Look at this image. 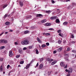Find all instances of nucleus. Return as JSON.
Masks as SVG:
<instances>
[{"instance_id":"f257e3e1","label":"nucleus","mask_w":76,"mask_h":76,"mask_svg":"<svg viewBox=\"0 0 76 76\" xmlns=\"http://www.w3.org/2000/svg\"><path fill=\"white\" fill-rule=\"evenodd\" d=\"M21 44L23 45H28L29 44V42L28 39H26L21 42Z\"/></svg>"},{"instance_id":"f03ea898","label":"nucleus","mask_w":76,"mask_h":76,"mask_svg":"<svg viewBox=\"0 0 76 76\" xmlns=\"http://www.w3.org/2000/svg\"><path fill=\"white\" fill-rule=\"evenodd\" d=\"M4 43V44H7V41L6 40L2 39L0 40V43Z\"/></svg>"},{"instance_id":"7ed1b4c3","label":"nucleus","mask_w":76,"mask_h":76,"mask_svg":"<svg viewBox=\"0 0 76 76\" xmlns=\"http://www.w3.org/2000/svg\"><path fill=\"white\" fill-rule=\"evenodd\" d=\"M12 53H13V51H12V50H11L9 52V56L10 57H12V56H13V54Z\"/></svg>"},{"instance_id":"20e7f679","label":"nucleus","mask_w":76,"mask_h":76,"mask_svg":"<svg viewBox=\"0 0 76 76\" xmlns=\"http://www.w3.org/2000/svg\"><path fill=\"white\" fill-rule=\"evenodd\" d=\"M37 17H39L40 18H42L43 17V16L41 14H37L36 15Z\"/></svg>"},{"instance_id":"39448f33","label":"nucleus","mask_w":76,"mask_h":76,"mask_svg":"<svg viewBox=\"0 0 76 76\" xmlns=\"http://www.w3.org/2000/svg\"><path fill=\"white\" fill-rule=\"evenodd\" d=\"M57 19V16L52 17L50 18V19L52 20H54V19Z\"/></svg>"},{"instance_id":"423d86ee","label":"nucleus","mask_w":76,"mask_h":76,"mask_svg":"<svg viewBox=\"0 0 76 76\" xmlns=\"http://www.w3.org/2000/svg\"><path fill=\"white\" fill-rule=\"evenodd\" d=\"M30 66H31V63H29V64H28L26 66V69H28L29 68V67H30Z\"/></svg>"},{"instance_id":"0eeeda50","label":"nucleus","mask_w":76,"mask_h":76,"mask_svg":"<svg viewBox=\"0 0 76 76\" xmlns=\"http://www.w3.org/2000/svg\"><path fill=\"white\" fill-rule=\"evenodd\" d=\"M48 61H49V63H51L53 61V59H50V58H48Z\"/></svg>"},{"instance_id":"6e6552de","label":"nucleus","mask_w":76,"mask_h":76,"mask_svg":"<svg viewBox=\"0 0 76 76\" xmlns=\"http://www.w3.org/2000/svg\"><path fill=\"white\" fill-rule=\"evenodd\" d=\"M60 65L61 67H64V66L65 64L64 63V62H61L60 63Z\"/></svg>"},{"instance_id":"1a4fd4ad","label":"nucleus","mask_w":76,"mask_h":76,"mask_svg":"<svg viewBox=\"0 0 76 76\" xmlns=\"http://www.w3.org/2000/svg\"><path fill=\"white\" fill-rule=\"evenodd\" d=\"M72 68H70L68 70V73H71L72 72Z\"/></svg>"},{"instance_id":"9d476101","label":"nucleus","mask_w":76,"mask_h":76,"mask_svg":"<svg viewBox=\"0 0 76 76\" xmlns=\"http://www.w3.org/2000/svg\"><path fill=\"white\" fill-rule=\"evenodd\" d=\"M37 39L39 42H40V43H42V41L40 40V39H39V38L37 37Z\"/></svg>"},{"instance_id":"9b49d317","label":"nucleus","mask_w":76,"mask_h":76,"mask_svg":"<svg viewBox=\"0 0 76 76\" xmlns=\"http://www.w3.org/2000/svg\"><path fill=\"white\" fill-rule=\"evenodd\" d=\"M29 32H30L28 30H26V31H24V34H29Z\"/></svg>"},{"instance_id":"f8f14e48","label":"nucleus","mask_w":76,"mask_h":76,"mask_svg":"<svg viewBox=\"0 0 76 76\" xmlns=\"http://www.w3.org/2000/svg\"><path fill=\"white\" fill-rule=\"evenodd\" d=\"M51 24L50 23H46L45 24V26H50Z\"/></svg>"},{"instance_id":"ddd939ff","label":"nucleus","mask_w":76,"mask_h":76,"mask_svg":"<svg viewBox=\"0 0 76 76\" xmlns=\"http://www.w3.org/2000/svg\"><path fill=\"white\" fill-rule=\"evenodd\" d=\"M19 3L20 5L21 6H22L23 5V2L22 1H20L19 2Z\"/></svg>"},{"instance_id":"4468645a","label":"nucleus","mask_w":76,"mask_h":76,"mask_svg":"<svg viewBox=\"0 0 76 76\" xmlns=\"http://www.w3.org/2000/svg\"><path fill=\"white\" fill-rule=\"evenodd\" d=\"M62 50V48H58L57 49V51L58 52H60V51H61Z\"/></svg>"},{"instance_id":"2eb2a0df","label":"nucleus","mask_w":76,"mask_h":76,"mask_svg":"<svg viewBox=\"0 0 76 76\" xmlns=\"http://www.w3.org/2000/svg\"><path fill=\"white\" fill-rule=\"evenodd\" d=\"M39 69H41L43 67V64H41L39 66Z\"/></svg>"},{"instance_id":"dca6fc26","label":"nucleus","mask_w":76,"mask_h":76,"mask_svg":"<svg viewBox=\"0 0 76 76\" xmlns=\"http://www.w3.org/2000/svg\"><path fill=\"white\" fill-rule=\"evenodd\" d=\"M0 71L3 72V66L1 65L0 67Z\"/></svg>"},{"instance_id":"f3484780","label":"nucleus","mask_w":76,"mask_h":76,"mask_svg":"<svg viewBox=\"0 0 76 76\" xmlns=\"http://www.w3.org/2000/svg\"><path fill=\"white\" fill-rule=\"evenodd\" d=\"M56 63H57V61H55L52 63L51 64L52 65H54V64H55Z\"/></svg>"},{"instance_id":"a211bd4d","label":"nucleus","mask_w":76,"mask_h":76,"mask_svg":"<svg viewBox=\"0 0 76 76\" xmlns=\"http://www.w3.org/2000/svg\"><path fill=\"white\" fill-rule=\"evenodd\" d=\"M8 6V5L7 4H6L4 5V6L3 7V9H4L5 7H6Z\"/></svg>"},{"instance_id":"6ab92c4d","label":"nucleus","mask_w":76,"mask_h":76,"mask_svg":"<svg viewBox=\"0 0 76 76\" xmlns=\"http://www.w3.org/2000/svg\"><path fill=\"white\" fill-rule=\"evenodd\" d=\"M10 24V22H6L5 23V25H9Z\"/></svg>"},{"instance_id":"aec40b11","label":"nucleus","mask_w":76,"mask_h":76,"mask_svg":"<svg viewBox=\"0 0 76 76\" xmlns=\"http://www.w3.org/2000/svg\"><path fill=\"white\" fill-rule=\"evenodd\" d=\"M56 23H60V20L58 19H56Z\"/></svg>"},{"instance_id":"412c9836","label":"nucleus","mask_w":76,"mask_h":76,"mask_svg":"<svg viewBox=\"0 0 76 76\" xmlns=\"http://www.w3.org/2000/svg\"><path fill=\"white\" fill-rule=\"evenodd\" d=\"M47 21V20L46 19H44L43 20H42V21L41 22L42 23H44L45 22Z\"/></svg>"},{"instance_id":"4be33fe9","label":"nucleus","mask_w":76,"mask_h":76,"mask_svg":"<svg viewBox=\"0 0 76 76\" xmlns=\"http://www.w3.org/2000/svg\"><path fill=\"white\" fill-rule=\"evenodd\" d=\"M46 46H47L46 45L44 44H42L41 45V47L42 48H44V47H46Z\"/></svg>"},{"instance_id":"5701e85b","label":"nucleus","mask_w":76,"mask_h":76,"mask_svg":"<svg viewBox=\"0 0 76 76\" xmlns=\"http://www.w3.org/2000/svg\"><path fill=\"white\" fill-rule=\"evenodd\" d=\"M31 17L32 16H31V15H29L27 17H26V19H29V18H31Z\"/></svg>"},{"instance_id":"b1692460","label":"nucleus","mask_w":76,"mask_h":76,"mask_svg":"<svg viewBox=\"0 0 76 76\" xmlns=\"http://www.w3.org/2000/svg\"><path fill=\"white\" fill-rule=\"evenodd\" d=\"M19 53L21 54H22V49H20L19 50Z\"/></svg>"},{"instance_id":"393cba45","label":"nucleus","mask_w":76,"mask_h":76,"mask_svg":"<svg viewBox=\"0 0 76 76\" xmlns=\"http://www.w3.org/2000/svg\"><path fill=\"white\" fill-rule=\"evenodd\" d=\"M63 24L64 25H66L68 24V23L67 22H64Z\"/></svg>"},{"instance_id":"a878e982","label":"nucleus","mask_w":76,"mask_h":76,"mask_svg":"<svg viewBox=\"0 0 76 76\" xmlns=\"http://www.w3.org/2000/svg\"><path fill=\"white\" fill-rule=\"evenodd\" d=\"M36 54H39V52L38 51V50L37 49L36 50Z\"/></svg>"},{"instance_id":"bb28decb","label":"nucleus","mask_w":76,"mask_h":76,"mask_svg":"<svg viewBox=\"0 0 76 76\" xmlns=\"http://www.w3.org/2000/svg\"><path fill=\"white\" fill-rule=\"evenodd\" d=\"M50 10H48V11H46V13H48V14H50Z\"/></svg>"},{"instance_id":"cd10ccee","label":"nucleus","mask_w":76,"mask_h":76,"mask_svg":"<svg viewBox=\"0 0 76 76\" xmlns=\"http://www.w3.org/2000/svg\"><path fill=\"white\" fill-rule=\"evenodd\" d=\"M7 14H6L4 16V18H6V17H7Z\"/></svg>"},{"instance_id":"c85d7f7f","label":"nucleus","mask_w":76,"mask_h":76,"mask_svg":"<svg viewBox=\"0 0 76 76\" xmlns=\"http://www.w3.org/2000/svg\"><path fill=\"white\" fill-rule=\"evenodd\" d=\"M63 44H66V41L65 40H64L63 41Z\"/></svg>"},{"instance_id":"c756f323","label":"nucleus","mask_w":76,"mask_h":76,"mask_svg":"<svg viewBox=\"0 0 76 76\" xmlns=\"http://www.w3.org/2000/svg\"><path fill=\"white\" fill-rule=\"evenodd\" d=\"M61 32V30H59L58 31V33H60Z\"/></svg>"},{"instance_id":"7c9ffc66","label":"nucleus","mask_w":76,"mask_h":76,"mask_svg":"<svg viewBox=\"0 0 76 76\" xmlns=\"http://www.w3.org/2000/svg\"><path fill=\"white\" fill-rule=\"evenodd\" d=\"M70 50V48H67V49L66 50L67 51H69Z\"/></svg>"},{"instance_id":"2f4dec72","label":"nucleus","mask_w":76,"mask_h":76,"mask_svg":"<svg viewBox=\"0 0 76 76\" xmlns=\"http://www.w3.org/2000/svg\"><path fill=\"white\" fill-rule=\"evenodd\" d=\"M61 41L60 40H59V41H58V44H61Z\"/></svg>"},{"instance_id":"473e14b6","label":"nucleus","mask_w":76,"mask_h":76,"mask_svg":"<svg viewBox=\"0 0 76 76\" xmlns=\"http://www.w3.org/2000/svg\"><path fill=\"white\" fill-rule=\"evenodd\" d=\"M48 76L50 75L51 74V72H50V71L48 72Z\"/></svg>"},{"instance_id":"72a5a7b5","label":"nucleus","mask_w":76,"mask_h":76,"mask_svg":"<svg viewBox=\"0 0 76 76\" xmlns=\"http://www.w3.org/2000/svg\"><path fill=\"white\" fill-rule=\"evenodd\" d=\"M45 35H50V33H47L45 34Z\"/></svg>"},{"instance_id":"f704fd0d","label":"nucleus","mask_w":76,"mask_h":76,"mask_svg":"<svg viewBox=\"0 0 76 76\" xmlns=\"http://www.w3.org/2000/svg\"><path fill=\"white\" fill-rule=\"evenodd\" d=\"M48 30H49L50 31H53V29L52 28H49Z\"/></svg>"},{"instance_id":"c9c22d12","label":"nucleus","mask_w":76,"mask_h":76,"mask_svg":"<svg viewBox=\"0 0 76 76\" xmlns=\"http://www.w3.org/2000/svg\"><path fill=\"white\" fill-rule=\"evenodd\" d=\"M24 63V62H23V61H21L20 62V64H23V63Z\"/></svg>"},{"instance_id":"e433bc0d","label":"nucleus","mask_w":76,"mask_h":76,"mask_svg":"<svg viewBox=\"0 0 76 76\" xmlns=\"http://www.w3.org/2000/svg\"><path fill=\"white\" fill-rule=\"evenodd\" d=\"M57 53V51L56 50H54L53 52V54H56Z\"/></svg>"},{"instance_id":"4c0bfd02","label":"nucleus","mask_w":76,"mask_h":76,"mask_svg":"<svg viewBox=\"0 0 76 76\" xmlns=\"http://www.w3.org/2000/svg\"><path fill=\"white\" fill-rule=\"evenodd\" d=\"M46 45H47V46H48V45H50V44H49V43H48V42L46 43Z\"/></svg>"},{"instance_id":"58836bf2","label":"nucleus","mask_w":76,"mask_h":76,"mask_svg":"<svg viewBox=\"0 0 76 76\" xmlns=\"http://www.w3.org/2000/svg\"><path fill=\"white\" fill-rule=\"evenodd\" d=\"M39 65V64H38V63H37L36 66H35V68H36V67H38Z\"/></svg>"},{"instance_id":"ea45409f","label":"nucleus","mask_w":76,"mask_h":76,"mask_svg":"<svg viewBox=\"0 0 76 76\" xmlns=\"http://www.w3.org/2000/svg\"><path fill=\"white\" fill-rule=\"evenodd\" d=\"M71 38H74V36H73V34H71Z\"/></svg>"},{"instance_id":"a19ab883","label":"nucleus","mask_w":76,"mask_h":76,"mask_svg":"<svg viewBox=\"0 0 76 76\" xmlns=\"http://www.w3.org/2000/svg\"><path fill=\"white\" fill-rule=\"evenodd\" d=\"M44 60V58H41L40 59V61H42V60Z\"/></svg>"},{"instance_id":"79ce46f5","label":"nucleus","mask_w":76,"mask_h":76,"mask_svg":"<svg viewBox=\"0 0 76 76\" xmlns=\"http://www.w3.org/2000/svg\"><path fill=\"white\" fill-rule=\"evenodd\" d=\"M20 55H18L16 56V58H19V57H20Z\"/></svg>"},{"instance_id":"37998d69","label":"nucleus","mask_w":76,"mask_h":76,"mask_svg":"<svg viewBox=\"0 0 76 76\" xmlns=\"http://www.w3.org/2000/svg\"><path fill=\"white\" fill-rule=\"evenodd\" d=\"M59 36H60V37H62V35H61V33H59Z\"/></svg>"},{"instance_id":"c03bdc74","label":"nucleus","mask_w":76,"mask_h":76,"mask_svg":"<svg viewBox=\"0 0 76 76\" xmlns=\"http://www.w3.org/2000/svg\"><path fill=\"white\" fill-rule=\"evenodd\" d=\"M11 21H13L14 20V19H13V17H12L11 18Z\"/></svg>"},{"instance_id":"a18cd8bd","label":"nucleus","mask_w":76,"mask_h":76,"mask_svg":"<svg viewBox=\"0 0 76 76\" xmlns=\"http://www.w3.org/2000/svg\"><path fill=\"white\" fill-rule=\"evenodd\" d=\"M9 67H10V65H8L7 66V69H9Z\"/></svg>"},{"instance_id":"49530a36","label":"nucleus","mask_w":76,"mask_h":76,"mask_svg":"<svg viewBox=\"0 0 76 76\" xmlns=\"http://www.w3.org/2000/svg\"><path fill=\"white\" fill-rule=\"evenodd\" d=\"M4 34V32H3L1 34H0V37H1V35H2Z\"/></svg>"},{"instance_id":"de8ad7c7","label":"nucleus","mask_w":76,"mask_h":76,"mask_svg":"<svg viewBox=\"0 0 76 76\" xmlns=\"http://www.w3.org/2000/svg\"><path fill=\"white\" fill-rule=\"evenodd\" d=\"M52 3L53 4H54V1L53 0H52Z\"/></svg>"},{"instance_id":"09e8293b","label":"nucleus","mask_w":76,"mask_h":76,"mask_svg":"<svg viewBox=\"0 0 76 76\" xmlns=\"http://www.w3.org/2000/svg\"><path fill=\"white\" fill-rule=\"evenodd\" d=\"M72 44H75V41H72Z\"/></svg>"},{"instance_id":"8fccbe9b","label":"nucleus","mask_w":76,"mask_h":76,"mask_svg":"<svg viewBox=\"0 0 76 76\" xmlns=\"http://www.w3.org/2000/svg\"><path fill=\"white\" fill-rule=\"evenodd\" d=\"M29 48H33V46H30L28 47Z\"/></svg>"},{"instance_id":"3c124183","label":"nucleus","mask_w":76,"mask_h":76,"mask_svg":"<svg viewBox=\"0 0 76 76\" xmlns=\"http://www.w3.org/2000/svg\"><path fill=\"white\" fill-rule=\"evenodd\" d=\"M27 48H23V50H27Z\"/></svg>"},{"instance_id":"603ef678","label":"nucleus","mask_w":76,"mask_h":76,"mask_svg":"<svg viewBox=\"0 0 76 76\" xmlns=\"http://www.w3.org/2000/svg\"><path fill=\"white\" fill-rule=\"evenodd\" d=\"M9 32H13V30H9Z\"/></svg>"},{"instance_id":"864d4df0","label":"nucleus","mask_w":76,"mask_h":76,"mask_svg":"<svg viewBox=\"0 0 76 76\" xmlns=\"http://www.w3.org/2000/svg\"><path fill=\"white\" fill-rule=\"evenodd\" d=\"M3 59L2 58H0V60H1V61H3Z\"/></svg>"},{"instance_id":"5fc2aeb1","label":"nucleus","mask_w":76,"mask_h":76,"mask_svg":"<svg viewBox=\"0 0 76 76\" xmlns=\"http://www.w3.org/2000/svg\"><path fill=\"white\" fill-rule=\"evenodd\" d=\"M69 56V53H66L65 54V56Z\"/></svg>"},{"instance_id":"6e6d98bb","label":"nucleus","mask_w":76,"mask_h":76,"mask_svg":"<svg viewBox=\"0 0 76 76\" xmlns=\"http://www.w3.org/2000/svg\"><path fill=\"white\" fill-rule=\"evenodd\" d=\"M72 52H73V53H75L76 51H75V50H72Z\"/></svg>"},{"instance_id":"4d7b16f0","label":"nucleus","mask_w":76,"mask_h":76,"mask_svg":"<svg viewBox=\"0 0 76 76\" xmlns=\"http://www.w3.org/2000/svg\"><path fill=\"white\" fill-rule=\"evenodd\" d=\"M15 45H18V43L17 42H15Z\"/></svg>"},{"instance_id":"13d9d810","label":"nucleus","mask_w":76,"mask_h":76,"mask_svg":"<svg viewBox=\"0 0 76 76\" xmlns=\"http://www.w3.org/2000/svg\"><path fill=\"white\" fill-rule=\"evenodd\" d=\"M0 48H5V47L3 46H1L0 47Z\"/></svg>"},{"instance_id":"bf43d9fd","label":"nucleus","mask_w":76,"mask_h":76,"mask_svg":"<svg viewBox=\"0 0 76 76\" xmlns=\"http://www.w3.org/2000/svg\"><path fill=\"white\" fill-rule=\"evenodd\" d=\"M66 72H68V69H66L65 70Z\"/></svg>"},{"instance_id":"052dcab7","label":"nucleus","mask_w":76,"mask_h":76,"mask_svg":"<svg viewBox=\"0 0 76 76\" xmlns=\"http://www.w3.org/2000/svg\"><path fill=\"white\" fill-rule=\"evenodd\" d=\"M66 2H67L68 1H70V0H66Z\"/></svg>"},{"instance_id":"680f3d73","label":"nucleus","mask_w":76,"mask_h":76,"mask_svg":"<svg viewBox=\"0 0 76 76\" xmlns=\"http://www.w3.org/2000/svg\"><path fill=\"white\" fill-rule=\"evenodd\" d=\"M67 65L65 66L64 67V68H67Z\"/></svg>"},{"instance_id":"e2e57ef3","label":"nucleus","mask_w":76,"mask_h":76,"mask_svg":"<svg viewBox=\"0 0 76 76\" xmlns=\"http://www.w3.org/2000/svg\"><path fill=\"white\" fill-rule=\"evenodd\" d=\"M4 48H0V50H2L3 49H4Z\"/></svg>"},{"instance_id":"0e129e2a","label":"nucleus","mask_w":76,"mask_h":76,"mask_svg":"<svg viewBox=\"0 0 76 76\" xmlns=\"http://www.w3.org/2000/svg\"><path fill=\"white\" fill-rule=\"evenodd\" d=\"M5 34H8V32H5Z\"/></svg>"},{"instance_id":"69168bd1","label":"nucleus","mask_w":76,"mask_h":76,"mask_svg":"<svg viewBox=\"0 0 76 76\" xmlns=\"http://www.w3.org/2000/svg\"><path fill=\"white\" fill-rule=\"evenodd\" d=\"M65 59L66 60H67V61L68 60V58H65Z\"/></svg>"},{"instance_id":"338daca9","label":"nucleus","mask_w":76,"mask_h":76,"mask_svg":"<svg viewBox=\"0 0 76 76\" xmlns=\"http://www.w3.org/2000/svg\"><path fill=\"white\" fill-rule=\"evenodd\" d=\"M57 72H55V75H56V74H57Z\"/></svg>"},{"instance_id":"774afa93","label":"nucleus","mask_w":76,"mask_h":76,"mask_svg":"<svg viewBox=\"0 0 76 76\" xmlns=\"http://www.w3.org/2000/svg\"><path fill=\"white\" fill-rule=\"evenodd\" d=\"M67 76H70V75H69V74L67 75Z\"/></svg>"}]
</instances>
